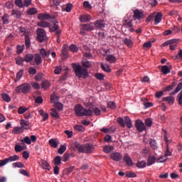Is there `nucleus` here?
I'll use <instances>...</instances> for the list:
<instances>
[{
    "instance_id": "obj_20",
    "label": "nucleus",
    "mask_w": 182,
    "mask_h": 182,
    "mask_svg": "<svg viewBox=\"0 0 182 182\" xmlns=\"http://www.w3.org/2000/svg\"><path fill=\"white\" fill-rule=\"evenodd\" d=\"M124 161L127 163L128 166H133V161L127 154H126L124 155Z\"/></svg>"
},
{
    "instance_id": "obj_53",
    "label": "nucleus",
    "mask_w": 182,
    "mask_h": 182,
    "mask_svg": "<svg viewBox=\"0 0 182 182\" xmlns=\"http://www.w3.org/2000/svg\"><path fill=\"white\" fill-rule=\"evenodd\" d=\"M167 160V158L166 157L165 155H161L159 158L157 159V162L161 164V163H164Z\"/></svg>"
},
{
    "instance_id": "obj_55",
    "label": "nucleus",
    "mask_w": 182,
    "mask_h": 182,
    "mask_svg": "<svg viewBox=\"0 0 182 182\" xmlns=\"http://www.w3.org/2000/svg\"><path fill=\"white\" fill-rule=\"evenodd\" d=\"M33 59V55L32 54L26 55V58H24V61L29 63Z\"/></svg>"
},
{
    "instance_id": "obj_63",
    "label": "nucleus",
    "mask_w": 182,
    "mask_h": 182,
    "mask_svg": "<svg viewBox=\"0 0 182 182\" xmlns=\"http://www.w3.org/2000/svg\"><path fill=\"white\" fill-rule=\"evenodd\" d=\"M26 47L29 48L31 46V41L28 36H26Z\"/></svg>"
},
{
    "instance_id": "obj_52",
    "label": "nucleus",
    "mask_w": 182,
    "mask_h": 182,
    "mask_svg": "<svg viewBox=\"0 0 182 182\" xmlns=\"http://www.w3.org/2000/svg\"><path fill=\"white\" fill-rule=\"evenodd\" d=\"M101 68L107 73L111 72V69L109 68V65H105V64L102 63Z\"/></svg>"
},
{
    "instance_id": "obj_15",
    "label": "nucleus",
    "mask_w": 182,
    "mask_h": 182,
    "mask_svg": "<svg viewBox=\"0 0 182 182\" xmlns=\"http://www.w3.org/2000/svg\"><path fill=\"white\" fill-rule=\"evenodd\" d=\"M94 25L98 28H103L106 26V23H105V20H97Z\"/></svg>"
},
{
    "instance_id": "obj_28",
    "label": "nucleus",
    "mask_w": 182,
    "mask_h": 182,
    "mask_svg": "<svg viewBox=\"0 0 182 182\" xmlns=\"http://www.w3.org/2000/svg\"><path fill=\"white\" fill-rule=\"evenodd\" d=\"M125 124L127 128L131 129L133 127L132 122L128 116L124 117Z\"/></svg>"
},
{
    "instance_id": "obj_13",
    "label": "nucleus",
    "mask_w": 182,
    "mask_h": 182,
    "mask_svg": "<svg viewBox=\"0 0 182 182\" xmlns=\"http://www.w3.org/2000/svg\"><path fill=\"white\" fill-rule=\"evenodd\" d=\"M92 20V16L90 14H84L80 16V21L82 23H87Z\"/></svg>"
},
{
    "instance_id": "obj_32",
    "label": "nucleus",
    "mask_w": 182,
    "mask_h": 182,
    "mask_svg": "<svg viewBox=\"0 0 182 182\" xmlns=\"http://www.w3.org/2000/svg\"><path fill=\"white\" fill-rule=\"evenodd\" d=\"M9 163L17 161L19 160V156L14 154L7 158Z\"/></svg>"
},
{
    "instance_id": "obj_33",
    "label": "nucleus",
    "mask_w": 182,
    "mask_h": 182,
    "mask_svg": "<svg viewBox=\"0 0 182 182\" xmlns=\"http://www.w3.org/2000/svg\"><path fill=\"white\" fill-rule=\"evenodd\" d=\"M112 151H114V146H105L103 147V151L105 154H109Z\"/></svg>"
},
{
    "instance_id": "obj_61",
    "label": "nucleus",
    "mask_w": 182,
    "mask_h": 182,
    "mask_svg": "<svg viewBox=\"0 0 182 182\" xmlns=\"http://www.w3.org/2000/svg\"><path fill=\"white\" fill-rule=\"evenodd\" d=\"M24 50V46H17V53L21 54Z\"/></svg>"
},
{
    "instance_id": "obj_4",
    "label": "nucleus",
    "mask_w": 182,
    "mask_h": 182,
    "mask_svg": "<svg viewBox=\"0 0 182 182\" xmlns=\"http://www.w3.org/2000/svg\"><path fill=\"white\" fill-rule=\"evenodd\" d=\"M31 87L29 83H24L23 85L17 86L14 90L16 93L27 94L31 90Z\"/></svg>"
},
{
    "instance_id": "obj_29",
    "label": "nucleus",
    "mask_w": 182,
    "mask_h": 182,
    "mask_svg": "<svg viewBox=\"0 0 182 182\" xmlns=\"http://www.w3.org/2000/svg\"><path fill=\"white\" fill-rule=\"evenodd\" d=\"M82 66L87 68H91L92 64L91 62H90L89 60H87V59L85 58H83L82 60Z\"/></svg>"
},
{
    "instance_id": "obj_42",
    "label": "nucleus",
    "mask_w": 182,
    "mask_h": 182,
    "mask_svg": "<svg viewBox=\"0 0 182 182\" xmlns=\"http://www.w3.org/2000/svg\"><path fill=\"white\" fill-rule=\"evenodd\" d=\"M50 115H51L52 117H53L55 119H59L60 118V116H59L58 112L55 109H51Z\"/></svg>"
},
{
    "instance_id": "obj_25",
    "label": "nucleus",
    "mask_w": 182,
    "mask_h": 182,
    "mask_svg": "<svg viewBox=\"0 0 182 182\" xmlns=\"http://www.w3.org/2000/svg\"><path fill=\"white\" fill-rule=\"evenodd\" d=\"M11 14L14 16V18H19L22 15V12L18 9H13Z\"/></svg>"
},
{
    "instance_id": "obj_17",
    "label": "nucleus",
    "mask_w": 182,
    "mask_h": 182,
    "mask_svg": "<svg viewBox=\"0 0 182 182\" xmlns=\"http://www.w3.org/2000/svg\"><path fill=\"white\" fill-rule=\"evenodd\" d=\"M50 18V15L49 14L41 13L38 16V19L41 21L48 20Z\"/></svg>"
},
{
    "instance_id": "obj_56",
    "label": "nucleus",
    "mask_w": 182,
    "mask_h": 182,
    "mask_svg": "<svg viewBox=\"0 0 182 182\" xmlns=\"http://www.w3.org/2000/svg\"><path fill=\"white\" fill-rule=\"evenodd\" d=\"M24 61H25V59H23L21 57H17V58H16V63L18 65H22Z\"/></svg>"
},
{
    "instance_id": "obj_24",
    "label": "nucleus",
    "mask_w": 182,
    "mask_h": 182,
    "mask_svg": "<svg viewBox=\"0 0 182 182\" xmlns=\"http://www.w3.org/2000/svg\"><path fill=\"white\" fill-rule=\"evenodd\" d=\"M24 132V129L21 127H14V129L12 131V133L14 134H22Z\"/></svg>"
},
{
    "instance_id": "obj_5",
    "label": "nucleus",
    "mask_w": 182,
    "mask_h": 182,
    "mask_svg": "<svg viewBox=\"0 0 182 182\" xmlns=\"http://www.w3.org/2000/svg\"><path fill=\"white\" fill-rule=\"evenodd\" d=\"M52 23L53 24V27L49 26V30L50 32H55V35L58 37H60L61 35V30H60V27L58 26V20H53Z\"/></svg>"
},
{
    "instance_id": "obj_21",
    "label": "nucleus",
    "mask_w": 182,
    "mask_h": 182,
    "mask_svg": "<svg viewBox=\"0 0 182 182\" xmlns=\"http://www.w3.org/2000/svg\"><path fill=\"white\" fill-rule=\"evenodd\" d=\"M163 102H167L168 103V105H170L171 106L172 105H173V103L175 102V99L172 96L166 97L163 98Z\"/></svg>"
},
{
    "instance_id": "obj_49",
    "label": "nucleus",
    "mask_w": 182,
    "mask_h": 182,
    "mask_svg": "<svg viewBox=\"0 0 182 182\" xmlns=\"http://www.w3.org/2000/svg\"><path fill=\"white\" fill-rule=\"evenodd\" d=\"M161 72L164 75H167L168 73H169L171 72V70H170V68L167 65H164L161 68Z\"/></svg>"
},
{
    "instance_id": "obj_64",
    "label": "nucleus",
    "mask_w": 182,
    "mask_h": 182,
    "mask_svg": "<svg viewBox=\"0 0 182 182\" xmlns=\"http://www.w3.org/2000/svg\"><path fill=\"white\" fill-rule=\"evenodd\" d=\"M178 102H179V105L182 106V90L178 95Z\"/></svg>"
},
{
    "instance_id": "obj_38",
    "label": "nucleus",
    "mask_w": 182,
    "mask_h": 182,
    "mask_svg": "<svg viewBox=\"0 0 182 182\" xmlns=\"http://www.w3.org/2000/svg\"><path fill=\"white\" fill-rule=\"evenodd\" d=\"M12 166L14 168H25V165L21 161L14 162V163H13Z\"/></svg>"
},
{
    "instance_id": "obj_62",
    "label": "nucleus",
    "mask_w": 182,
    "mask_h": 182,
    "mask_svg": "<svg viewBox=\"0 0 182 182\" xmlns=\"http://www.w3.org/2000/svg\"><path fill=\"white\" fill-rule=\"evenodd\" d=\"M152 44L151 42H146L144 44L143 48L145 50H148L151 47Z\"/></svg>"
},
{
    "instance_id": "obj_51",
    "label": "nucleus",
    "mask_w": 182,
    "mask_h": 182,
    "mask_svg": "<svg viewBox=\"0 0 182 182\" xmlns=\"http://www.w3.org/2000/svg\"><path fill=\"white\" fill-rule=\"evenodd\" d=\"M124 43L129 48H132L133 46V42L130 39H124Z\"/></svg>"
},
{
    "instance_id": "obj_35",
    "label": "nucleus",
    "mask_w": 182,
    "mask_h": 182,
    "mask_svg": "<svg viewBox=\"0 0 182 182\" xmlns=\"http://www.w3.org/2000/svg\"><path fill=\"white\" fill-rule=\"evenodd\" d=\"M182 89V79L179 80V83L178 84V86H176V88H175V91L172 92V95H175L178 93Z\"/></svg>"
},
{
    "instance_id": "obj_60",
    "label": "nucleus",
    "mask_w": 182,
    "mask_h": 182,
    "mask_svg": "<svg viewBox=\"0 0 182 182\" xmlns=\"http://www.w3.org/2000/svg\"><path fill=\"white\" fill-rule=\"evenodd\" d=\"M2 20L4 24H8L9 23V16L8 14H4L2 16Z\"/></svg>"
},
{
    "instance_id": "obj_19",
    "label": "nucleus",
    "mask_w": 182,
    "mask_h": 182,
    "mask_svg": "<svg viewBox=\"0 0 182 182\" xmlns=\"http://www.w3.org/2000/svg\"><path fill=\"white\" fill-rule=\"evenodd\" d=\"M105 60L109 63H115L117 61V58L113 55H107Z\"/></svg>"
},
{
    "instance_id": "obj_14",
    "label": "nucleus",
    "mask_w": 182,
    "mask_h": 182,
    "mask_svg": "<svg viewBox=\"0 0 182 182\" xmlns=\"http://www.w3.org/2000/svg\"><path fill=\"white\" fill-rule=\"evenodd\" d=\"M48 143L49 145L54 149H57L60 144V141L56 139H50Z\"/></svg>"
},
{
    "instance_id": "obj_3",
    "label": "nucleus",
    "mask_w": 182,
    "mask_h": 182,
    "mask_svg": "<svg viewBox=\"0 0 182 182\" xmlns=\"http://www.w3.org/2000/svg\"><path fill=\"white\" fill-rule=\"evenodd\" d=\"M75 146L78 151L81 153L91 154L93 151V145L90 144L82 145L78 142H76L75 144Z\"/></svg>"
},
{
    "instance_id": "obj_39",
    "label": "nucleus",
    "mask_w": 182,
    "mask_h": 182,
    "mask_svg": "<svg viewBox=\"0 0 182 182\" xmlns=\"http://www.w3.org/2000/svg\"><path fill=\"white\" fill-rule=\"evenodd\" d=\"M67 150V146L65 144L60 145V147L58 150L59 154H63Z\"/></svg>"
},
{
    "instance_id": "obj_16",
    "label": "nucleus",
    "mask_w": 182,
    "mask_h": 182,
    "mask_svg": "<svg viewBox=\"0 0 182 182\" xmlns=\"http://www.w3.org/2000/svg\"><path fill=\"white\" fill-rule=\"evenodd\" d=\"M39 53L42 57V58L46 60L50 55V50L46 51L45 49L42 48L40 50Z\"/></svg>"
},
{
    "instance_id": "obj_6",
    "label": "nucleus",
    "mask_w": 182,
    "mask_h": 182,
    "mask_svg": "<svg viewBox=\"0 0 182 182\" xmlns=\"http://www.w3.org/2000/svg\"><path fill=\"white\" fill-rule=\"evenodd\" d=\"M37 33V41L40 43H42L45 41L46 38V33L43 28H37L36 30Z\"/></svg>"
},
{
    "instance_id": "obj_30",
    "label": "nucleus",
    "mask_w": 182,
    "mask_h": 182,
    "mask_svg": "<svg viewBox=\"0 0 182 182\" xmlns=\"http://www.w3.org/2000/svg\"><path fill=\"white\" fill-rule=\"evenodd\" d=\"M33 59L36 65H41L42 63V58L39 54L34 55Z\"/></svg>"
},
{
    "instance_id": "obj_59",
    "label": "nucleus",
    "mask_w": 182,
    "mask_h": 182,
    "mask_svg": "<svg viewBox=\"0 0 182 182\" xmlns=\"http://www.w3.org/2000/svg\"><path fill=\"white\" fill-rule=\"evenodd\" d=\"M107 106L109 109H116V107H117L115 103L112 101H109L107 102Z\"/></svg>"
},
{
    "instance_id": "obj_7",
    "label": "nucleus",
    "mask_w": 182,
    "mask_h": 182,
    "mask_svg": "<svg viewBox=\"0 0 182 182\" xmlns=\"http://www.w3.org/2000/svg\"><path fill=\"white\" fill-rule=\"evenodd\" d=\"M133 12V18L134 21H140L144 18V11L136 9Z\"/></svg>"
},
{
    "instance_id": "obj_50",
    "label": "nucleus",
    "mask_w": 182,
    "mask_h": 182,
    "mask_svg": "<svg viewBox=\"0 0 182 182\" xmlns=\"http://www.w3.org/2000/svg\"><path fill=\"white\" fill-rule=\"evenodd\" d=\"M50 86V83L48 81H43L41 84V87L44 90L49 88Z\"/></svg>"
},
{
    "instance_id": "obj_23",
    "label": "nucleus",
    "mask_w": 182,
    "mask_h": 182,
    "mask_svg": "<svg viewBox=\"0 0 182 182\" xmlns=\"http://www.w3.org/2000/svg\"><path fill=\"white\" fill-rule=\"evenodd\" d=\"M41 164L42 168L45 170H50L51 166H50V164L47 161L41 160Z\"/></svg>"
},
{
    "instance_id": "obj_47",
    "label": "nucleus",
    "mask_w": 182,
    "mask_h": 182,
    "mask_svg": "<svg viewBox=\"0 0 182 182\" xmlns=\"http://www.w3.org/2000/svg\"><path fill=\"white\" fill-rule=\"evenodd\" d=\"M72 9H73V4L68 3V4H66V6L63 9V11H66L67 13H70L72 11Z\"/></svg>"
},
{
    "instance_id": "obj_2",
    "label": "nucleus",
    "mask_w": 182,
    "mask_h": 182,
    "mask_svg": "<svg viewBox=\"0 0 182 182\" xmlns=\"http://www.w3.org/2000/svg\"><path fill=\"white\" fill-rule=\"evenodd\" d=\"M75 113L78 117H91L93 114L92 109H87L83 106L78 105L75 107Z\"/></svg>"
},
{
    "instance_id": "obj_22",
    "label": "nucleus",
    "mask_w": 182,
    "mask_h": 182,
    "mask_svg": "<svg viewBox=\"0 0 182 182\" xmlns=\"http://www.w3.org/2000/svg\"><path fill=\"white\" fill-rule=\"evenodd\" d=\"M30 124L31 123L28 121H26L24 119H21V121H20V125H21V128H23V129H28Z\"/></svg>"
},
{
    "instance_id": "obj_54",
    "label": "nucleus",
    "mask_w": 182,
    "mask_h": 182,
    "mask_svg": "<svg viewBox=\"0 0 182 182\" xmlns=\"http://www.w3.org/2000/svg\"><path fill=\"white\" fill-rule=\"evenodd\" d=\"M14 4H16L17 6V7L21 9L23 8V2L22 0H16L14 1Z\"/></svg>"
},
{
    "instance_id": "obj_44",
    "label": "nucleus",
    "mask_w": 182,
    "mask_h": 182,
    "mask_svg": "<svg viewBox=\"0 0 182 182\" xmlns=\"http://www.w3.org/2000/svg\"><path fill=\"white\" fill-rule=\"evenodd\" d=\"M38 13V10L36 8H31L28 9V11H27V14L28 15H35Z\"/></svg>"
},
{
    "instance_id": "obj_37",
    "label": "nucleus",
    "mask_w": 182,
    "mask_h": 182,
    "mask_svg": "<svg viewBox=\"0 0 182 182\" xmlns=\"http://www.w3.org/2000/svg\"><path fill=\"white\" fill-rule=\"evenodd\" d=\"M74 129H75V130L76 132H85V128L82 125H75L74 127Z\"/></svg>"
},
{
    "instance_id": "obj_41",
    "label": "nucleus",
    "mask_w": 182,
    "mask_h": 182,
    "mask_svg": "<svg viewBox=\"0 0 182 182\" xmlns=\"http://www.w3.org/2000/svg\"><path fill=\"white\" fill-rule=\"evenodd\" d=\"M61 161H62V158L60 156H55V158L54 159V164L55 166H60L61 165Z\"/></svg>"
},
{
    "instance_id": "obj_40",
    "label": "nucleus",
    "mask_w": 182,
    "mask_h": 182,
    "mask_svg": "<svg viewBox=\"0 0 182 182\" xmlns=\"http://www.w3.org/2000/svg\"><path fill=\"white\" fill-rule=\"evenodd\" d=\"M1 97L3 100H4V102H6V103H9V102H11V98L9 97L8 94L4 93L1 95Z\"/></svg>"
},
{
    "instance_id": "obj_27",
    "label": "nucleus",
    "mask_w": 182,
    "mask_h": 182,
    "mask_svg": "<svg viewBox=\"0 0 182 182\" xmlns=\"http://www.w3.org/2000/svg\"><path fill=\"white\" fill-rule=\"evenodd\" d=\"M155 161H156V156H149L146 165L148 166H150L154 164Z\"/></svg>"
},
{
    "instance_id": "obj_34",
    "label": "nucleus",
    "mask_w": 182,
    "mask_h": 182,
    "mask_svg": "<svg viewBox=\"0 0 182 182\" xmlns=\"http://www.w3.org/2000/svg\"><path fill=\"white\" fill-rule=\"evenodd\" d=\"M137 168H144L147 164L145 161H139L136 164Z\"/></svg>"
},
{
    "instance_id": "obj_10",
    "label": "nucleus",
    "mask_w": 182,
    "mask_h": 182,
    "mask_svg": "<svg viewBox=\"0 0 182 182\" xmlns=\"http://www.w3.org/2000/svg\"><path fill=\"white\" fill-rule=\"evenodd\" d=\"M94 28H95V26H93L92 23H90V24H82V28L80 30V34L85 35V31H93Z\"/></svg>"
},
{
    "instance_id": "obj_1",
    "label": "nucleus",
    "mask_w": 182,
    "mask_h": 182,
    "mask_svg": "<svg viewBox=\"0 0 182 182\" xmlns=\"http://www.w3.org/2000/svg\"><path fill=\"white\" fill-rule=\"evenodd\" d=\"M72 67L73 68V70L75 71V75L79 78H87L89 77L88 70L84 68L82 66L77 65L75 63H73Z\"/></svg>"
},
{
    "instance_id": "obj_48",
    "label": "nucleus",
    "mask_w": 182,
    "mask_h": 182,
    "mask_svg": "<svg viewBox=\"0 0 182 182\" xmlns=\"http://www.w3.org/2000/svg\"><path fill=\"white\" fill-rule=\"evenodd\" d=\"M21 142L27 144V145H31V140L29 136H26L24 139H21Z\"/></svg>"
},
{
    "instance_id": "obj_36",
    "label": "nucleus",
    "mask_w": 182,
    "mask_h": 182,
    "mask_svg": "<svg viewBox=\"0 0 182 182\" xmlns=\"http://www.w3.org/2000/svg\"><path fill=\"white\" fill-rule=\"evenodd\" d=\"M59 100V97L55 94L53 93L50 95V103H53L54 105L58 102Z\"/></svg>"
},
{
    "instance_id": "obj_58",
    "label": "nucleus",
    "mask_w": 182,
    "mask_h": 182,
    "mask_svg": "<svg viewBox=\"0 0 182 182\" xmlns=\"http://www.w3.org/2000/svg\"><path fill=\"white\" fill-rule=\"evenodd\" d=\"M69 48H70V51H72L73 53L78 52V50H79L78 47L75 45H71Z\"/></svg>"
},
{
    "instance_id": "obj_8",
    "label": "nucleus",
    "mask_w": 182,
    "mask_h": 182,
    "mask_svg": "<svg viewBox=\"0 0 182 182\" xmlns=\"http://www.w3.org/2000/svg\"><path fill=\"white\" fill-rule=\"evenodd\" d=\"M178 42V39H172V40H169V41H166L162 46L164 47L169 46H170V49L171 50H175L176 49V48H177V43Z\"/></svg>"
},
{
    "instance_id": "obj_26",
    "label": "nucleus",
    "mask_w": 182,
    "mask_h": 182,
    "mask_svg": "<svg viewBox=\"0 0 182 182\" xmlns=\"http://www.w3.org/2000/svg\"><path fill=\"white\" fill-rule=\"evenodd\" d=\"M162 13L161 12H158L156 16H155V25H158L162 20Z\"/></svg>"
},
{
    "instance_id": "obj_18",
    "label": "nucleus",
    "mask_w": 182,
    "mask_h": 182,
    "mask_svg": "<svg viewBox=\"0 0 182 182\" xmlns=\"http://www.w3.org/2000/svg\"><path fill=\"white\" fill-rule=\"evenodd\" d=\"M37 26L41 28H49L50 24L48 23V21H44V20H41L37 23Z\"/></svg>"
},
{
    "instance_id": "obj_31",
    "label": "nucleus",
    "mask_w": 182,
    "mask_h": 182,
    "mask_svg": "<svg viewBox=\"0 0 182 182\" xmlns=\"http://www.w3.org/2000/svg\"><path fill=\"white\" fill-rule=\"evenodd\" d=\"M100 131L105 134H114L115 132V130L112 128H102L100 129Z\"/></svg>"
},
{
    "instance_id": "obj_46",
    "label": "nucleus",
    "mask_w": 182,
    "mask_h": 182,
    "mask_svg": "<svg viewBox=\"0 0 182 182\" xmlns=\"http://www.w3.org/2000/svg\"><path fill=\"white\" fill-rule=\"evenodd\" d=\"M54 107H55L56 109H58V110L59 112H61V110L63 109V104H62V103H60V102H55V103L54 104Z\"/></svg>"
},
{
    "instance_id": "obj_45",
    "label": "nucleus",
    "mask_w": 182,
    "mask_h": 182,
    "mask_svg": "<svg viewBox=\"0 0 182 182\" xmlns=\"http://www.w3.org/2000/svg\"><path fill=\"white\" fill-rule=\"evenodd\" d=\"M23 75V70H20V71L17 73V75L16 76V80H14V81L16 82L18 81L22 77Z\"/></svg>"
},
{
    "instance_id": "obj_11",
    "label": "nucleus",
    "mask_w": 182,
    "mask_h": 182,
    "mask_svg": "<svg viewBox=\"0 0 182 182\" xmlns=\"http://www.w3.org/2000/svg\"><path fill=\"white\" fill-rule=\"evenodd\" d=\"M135 127L139 132H143L146 130V127L141 120H136Z\"/></svg>"
},
{
    "instance_id": "obj_57",
    "label": "nucleus",
    "mask_w": 182,
    "mask_h": 182,
    "mask_svg": "<svg viewBox=\"0 0 182 182\" xmlns=\"http://www.w3.org/2000/svg\"><path fill=\"white\" fill-rule=\"evenodd\" d=\"M83 6L85 9H92V8L91 4L88 1H85L83 2Z\"/></svg>"
},
{
    "instance_id": "obj_43",
    "label": "nucleus",
    "mask_w": 182,
    "mask_h": 182,
    "mask_svg": "<svg viewBox=\"0 0 182 182\" xmlns=\"http://www.w3.org/2000/svg\"><path fill=\"white\" fill-rule=\"evenodd\" d=\"M149 144H150L151 147L153 149H158V146H157L156 140L151 139Z\"/></svg>"
},
{
    "instance_id": "obj_9",
    "label": "nucleus",
    "mask_w": 182,
    "mask_h": 182,
    "mask_svg": "<svg viewBox=\"0 0 182 182\" xmlns=\"http://www.w3.org/2000/svg\"><path fill=\"white\" fill-rule=\"evenodd\" d=\"M123 27L128 29L130 32H134V28L132 27V20H130V18H126L123 21Z\"/></svg>"
},
{
    "instance_id": "obj_12",
    "label": "nucleus",
    "mask_w": 182,
    "mask_h": 182,
    "mask_svg": "<svg viewBox=\"0 0 182 182\" xmlns=\"http://www.w3.org/2000/svg\"><path fill=\"white\" fill-rule=\"evenodd\" d=\"M110 158L114 161H119L122 159V156L119 152H113L110 154Z\"/></svg>"
}]
</instances>
